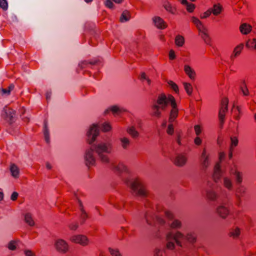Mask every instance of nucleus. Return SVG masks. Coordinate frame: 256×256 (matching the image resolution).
I'll use <instances>...</instances> for the list:
<instances>
[{
    "instance_id": "1",
    "label": "nucleus",
    "mask_w": 256,
    "mask_h": 256,
    "mask_svg": "<svg viewBox=\"0 0 256 256\" xmlns=\"http://www.w3.org/2000/svg\"><path fill=\"white\" fill-rule=\"evenodd\" d=\"M112 143L106 140L98 141L94 146V150L96 154L105 153L110 154L112 151Z\"/></svg>"
},
{
    "instance_id": "2",
    "label": "nucleus",
    "mask_w": 256,
    "mask_h": 256,
    "mask_svg": "<svg viewBox=\"0 0 256 256\" xmlns=\"http://www.w3.org/2000/svg\"><path fill=\"white\" fill-rule=\"evenodd\" d=\"M100 132L99 126L98 124L94 123L90 125L88 128L86 132L87 142L89 144H92L99 136Z\"/></svg>"
},
{
    "instance_id": "3",
    "label": "nucleus",
    "mask_w": 256,
    "mask_h": 256,
    "mask_svg": "<svg viewBox=\"0 0 256 256\" xmlns=\"http://www.w3.org/2000/svg\"><path fill=\"white\" fill-rule=\"evenodd\" d=\"M94 152V150L90 148H88L84 152V160L87 166H94L96 163V158Z\"/></svg>"
},
{
    "instance_id": "4",
    "label": "nucleus",
    "mask_w": 256,
    "mask_h": 256,
    "mask_svg": "<svg viewBox=\"0 0 256 256\" xmlns=\"http://www.w3.org/2000/svg\"><path fill=\"white\" fill-rule=\"evenodd\" d=\"M70 240L73 242L83 246L88 245L90 242L88 238L83 234L73 235L70 238Z\"/></svg>"
},
{
    "instance_id": "5",
    "label": "nucleus",
    "mask_w": 256,
    "mask_h": 256,
    "mask_svg": "<svg viewBox=\"0 0 256 256\" xmlns=\"http://www.w3.org/2000/svg\"><path fill=\"white\" fill-rule=\"evenodd\" d=\"M54 246L56 250L61 253H66L68 249V245L66 241L59 238L55 241Z\"/></svg>"
},
{
    "instance_id": "6",
    "label": "nucleus",
    "mask_w": 256,
    "mask_h": 256,
    "mask_svg": "<svg viewBox=\"0 0 256 256\" xmlns=\"http://www.w3.org/2000/svg\"><path fill=\"white\" fill-rule=\"evenodd\" d=\"M168 99L172 108L170 111L169 118V122H172L176 118L178 110L176 108V104L174 98L172 96H170Z\"/></svg>"
},
{
    "instance_id": "7",
    "label": "nucleus",
    "mask_w": 256,
    "mask_h": 256,
    "mask_svg": "<svg viewBox=\"0 0 256 256\" xmlns=\"http://www.w3.org/2000/svg\"><path fill=\"white\" fill-rule=\"evenodd\" d=\"M2 116L6 120L12 122L15 116V111L8 107L4 108L2 112Z\"/></svg>"
},
{
    "instance_id": "8",
    "label": "nucleus",
    "mask_w": 256,
    "mask_h": 256,
    "mask_svg": "<svg viewBox=\"0 0 256 256\" xmlns=\"http://www.w3.org/2000/svg\"><path fill=\"white\" fill-rule=\"evenodd\" d=\"M187 162V157L184 154H177L174 159V164L178 167L184 166Z\"/></svg>"
},
{
    "instance_id": "9",
    "label": "nucleus",
    "mask_w": 256,
    "mask_h": 256,
    "mask_svg": "<svg viewBox=\"0 0 256 256\" xmlns=\"http://www.w3.org/2000/svg\"><path fill=\"white\" fill-rule=\"evenodd\" d=\"M152 21L153 24L158 28L164 30L167 27L166 23L160 16H154Z\"/></svg>"
},
{
    "instance_id": "10",
    "label": "nucleus",
    "mask_w": 256,
    "mask_h": 256,
    "mask_svg": "<svg viewBox=\"0 0 256 256\" xmlns=\"http://www.w3.org/2000/svg\"><path fill=\"white\" fill-rule=\"evenodd\" d=\"M163 7L168 12L175 14L176 13V8L172 5L168 1H164L163 2Z\"/></svg>"
},
{
    "instance_id": "11",
    "label": "nucleus",
    "mask_w": 256,
    "mask_h": 256,
    "mask_svg": "<svg viewBox=\"0 0 256 256\" xmlns=\"http://www.w3.org/2000/svg\"><path fill=\"white\" fill-rule=\"evenodd\" d=\"M216 212L219 216L223 218H226L228 214V210L223 205L218 206L216 209Z\"/></svg>"
},
{
    "instance_id": "12",
    "label": "nucleus",
    "mask_w": 256,
    "mask_h": 256,
    "mask_svg": "<svg viewBox=\"0 0 256 256\" xmlns=\"http://www.w3.org/2000/svg\"><path fill=\"white\" fill-rule=\"evenodd\" d=\"M171 237L174 239L176 244L178 246H181V240H184L185 235L180 232H176L175 233L172 232Z\"/></svg>"
},
{
    "instance_id": "13",
    "label": "nucleus",
    "mask_w": 256,
    "mask_h": 256,
    "mask_svg": "<svg viewBox=\"0 0 256 256\" xmlns=\"http://www.w3.org/2000/svg\"><path fill=\"white\" fill-rule=\"evenodd\" d=\"M184 71L190 78L194 80L195 78L196 73L194 70L189 65L184 66Z\"/></svg>"
},
{
    "instance_id": "14",
    "label": "nucleus",
    "mask_w": 256,
    "mask_h": 256,
    "mask_svg": "<svg viewBox=\"0 0 256 256\" xmlns=\"http://www.w3.org/2000/svg\"><path fill=\"white\" fill-rule=\"evenodd\" d=\"M172 232H168L166 234V247L170 250H172L174 248V244L172 240L174 239L171 237Z\"/></svg>"
},
{
    "instance_id": "15",
    "label": "nucleus",
    "mask_w": 256,
    "mask_h": 256,
    "mask_svg": "<svg viewBox=\"0 0 256 256\" xmlns=\"http://www.w3.org/2000/svg\"><path fill=\"white\" fill-rule=\"evenodd\" d=\"M126 132L134 138H136L140 136L138 132L134 126H128L126 128Z\"/></svg>"
},
{
    "instance_id": "16",
    "label": "nucleus",
    "mask_w": 256,
    "mask_h": 256,
    "mask_svg": "<svg viewBox=\"0 0 256 256\" xmlns=\"http://www.w3.org/2000/svg\"><path fill=\"white\" fill-rule=\"evenodd\" d=\"M170 96V95H169L168 97H166L164 94H162L159 96L157 100L158 104L159 105L167 106L168 102H170L168 99Z\"/></svg>"
},
{
    "instance_id": "17",
    "label": "nucleus",
    "mask_w": 256,
    "mask_h": 256,
    "mask_svg": "<svg viewBox=\"0 0 256 256\" xmlns=\"http://www.w3.org/2000/svg\"><path fill=\"white\" fill-rule=\"evenodd\" d=\"M239 30L240 32H250L253 29L250 24L244 22L240 26Z\"/></svg>"
},
{
    "instance_id": "18",
    "label": "nucleus",
    "mask_w": 256,
    "mask_h": 256,
    "mask_svg": "<svg viewBox=\"0 0 256 256\" xmlns=\"http://www.w3.org/2000/svg\"><path fill=\"white\" fill-rule=\"evenodd\" d=\"M192 22L196 26L200 32H202L206 30L204 26L202 24L200 21L196 17H192Z\"/></svg>"
},
{
    "instance_id": "19",
    "label": "nucleus",
    "mask_w": 256,
    "mask_h": 256,
    "mask_svg": "<svg viewBox=\"0 0 256 256\" xmlns=\"http://www.w3.org/2000/svg\"><path fill=\"white\" fill-rule=\"evenodd\" d=\"M10 171L12 176L18 178L20 174V169L16 165L12 164L10 167Z\"/></svg>"
},
{
    "instance_id": "20",
    "label": "nucleus",
    "mask_w": 256,
    "mask_h": 256,
    "mask_svg": "<svg viewBox=\"0 0 256 256\" xmlns=\"http://www.w3.org/2000/svg\"><path fill=\"white\" fill-rule=\"evenodd\" d=\"M130 14L128 10H124L120 18V21L122 22H124L129 20L130 18Z\"/></svg>"
},
{
    "instance_id": "21",
    "label": "nucleus",
    "mask_w": 256,
    "mask_h": 256,
    "mask_svg": "<svg viewBox=\"0 0 256 256\" xmlns=\"http://www.w3.org/2000/svg\"><path fill=\"white\" fill-rule=\"evenodd\" d=\"M121 146L123 148H126L130 144V140L129 138L122 136L120 138Z\"/></svg>"
},
{
    "instance_id": "22",
    "label": "nucleus",
    "mask_w": 256,
    "mask_h": 256,
    "mask_svg": "<svg viewBox=\"0 0 256 256\" xmlns=\"http://www.w3.org/2000/svg\"><path fill=\"white\" fill-rule=\"evenodd\" d=\"M24 222L29 226H33L34 225V220L32 219V215L30 213H26L24 214Z\"/></svg>"
},
{
    "instance_id": "23",
    "label": "nucleus",
    "mask_w": 256,
    "mask_h": 256,
    "mask_svg": "<svg viewBox=\"0 0 256 256\" xmlns=\"http://www.w3.org/2000/svg\"><path fill=\"white\" fill-rule=\"evenodd\" d=\"M228 110H224V108L221 107L218 112V119L220 122V126H222L224 120L225 113Z\"/></svg>"
},
{
    "instance_id": "24",
    "label": "nucleus",
    "mask_w": 256,
    "mask_h": 256,
    "mask_svg": "<svg viewBox=\"0 0 256 256\" xmlns=\"http://www.w3.org/2000/svg\"><path fill=\"white\" fill-rule=\"evenodd\" d=\"M14 86L10 84L8 89L0 88V94L2 96H8L10 94V92L14 89Z\"/></svg>"
},
{
    "instance_id": "25",
    "label": "nucleus",
    "mask_w": 256,
    "mask_h": 256,
    "mask_svg": "<svg viewBox=\"0 0 256 256\" xmlns=\"http://www.w3.org/2000/svg\"><path fill=\"white\" fill-rule=\"evenodd\" d=\"M244 46L242 44H240L236 46L233 51L232 54V58H234L238 56L240 54Z\"/></svg>"
},
{
    "instance_id": "26",
    "label": "nucleus",
    "mask_w": 256,
    "mask_h": 256,
    "mask_svg": "<svg viewBox=\"0 0 256 256\" xmlns=\"http://www.w3.org/2000/svg\"><path fill=\"white\" fill-rule=\"evenodd\" d=\"M184 43V38L180 35H177L175 38V44L178 46H182Z\"/></svg>"
},
{
    "instance_id": "27",
    "label": "nucleus",
    "mask_w": 256,
    "mask_h": 256,
    "mask_svg": "<svg viewBox=\"0 0 256 256\" xmlns=\"http://www.w3.org/2000/svg\"><path fill=\"white\" fill-rule=\"evenodd\" d=\"M210 10L212 13L215 16H217L220 14L222 10V6L219 4H214L212 8Z\"/></svg>"
},
{
    "instance_id": "28",
    "label": "nucleus",
    "mask_w": 256,
    "mask_h": 256,
    "mask_svg": "<svg viewBox=\"0 0 256 256\" xmlns=\"http://www.w3.org/2000/svg\"><path fill=\"white\" fill-rule=\"evenodd\" d=\"M102 131L104 132H110L112 128V126L109 122H105L101 124Z\"/></svg>"
},
{
    "instance_id": "29",
    "label": "nucleus",
    "mask_w": 256,
    "mask_h": 256,
    "mask_svg": "<svg viewBox=\"0 0 256 256\" xmlns=\"http://www.w3.org/2000/svg\"><path fill=\"white\" fill-rule=\"evenodd\" d=\"M114 170L118 172H122L126 169V166L122 164H118L114 166Z\"/></svg>"
},
{
    "instance_id": "30",
    "label": "nucleus",
    "mask_w": 256,
    "mask_h": 256,
    "mask_svg": "<svg viewBox=\"0 0 256 256\" xmlns=\"http://www.w3.org/2000/svg\"><path fill=\"white\" fill-rule=\"evenodd\" d=\"M18 241L16 240H12L8 244V248L11 250H14L16 248Z\"/></svg>"
},
{
    "instance_id": "31",
    "label": "nucleus",
    "mask_w": 256,
    "mask_h": 256,
    "mask_svg": "<svg viewBox=\"0 0 256 256\" xmlns=\"http://www.w3.org/2000/svg\"><path fill=\"white\" fill-rule=\"evenodd\" d=\"M183 85L186 93L189 95L191 94L192 92V85L190 83L186 82H184Z\"/></svg>"
},
{
    "instance_id": "32",
    "label": "nucleus",
    "mask_w": 256,
    "mask_h": 256,
    "mask_svg": "<svg viewBox=\"0 0 256 256\" xmlns=\"http://www.w3.org/2000/svg\"><path fill=\"white\" fill-rule=\"evenodd\" d=\"M184 240L192 243L196 241V237L192 233L189 232L185 235Z\"/></svg>"
},
{
    "instance_id": "33",
    "label": "nucleus",
    "mask_w": 256,
    "mask_h": 256,
    "mask_svg": "<svg viewBox=\"0 0 256 256\" xmlns=\"http://www.w3.org/2000/svg\"><path fill=\"white\" fill-rule=\"evenodd\" d=\"M240 229L238 228H236L231 230L230 235L234 238H236L240 234Z\"/></svg>"
},
{
    "instance_id": "34",
    "label": "nucleus",
    "mask_w": 256,
    "mask_h": 256,
    "mask_svg": "<svg viewBox=\"0 0 256 256\" xmlns=\"http://www.w3.org/2000/svg\"><path fill=\"white\" fill-rule=\"evenodd\" d=\"M104 153L97 154L100 160L104 163H107L109 162L108 158L105 154Z\"/></svg>"
},
{
    "instance_id": "35",
    "label": "nucleus",
    "mask_w": 256,
    "mask_h": 256,
    "mask_svg": "<svg viewBox=\"0 0 256 256\" xmlns=\"http://www.w3.org/2000/svg\"><path fill=\"white\" fill-rule=\"evenodd\" d=\"M108 250L112 256H122L118 249L110 248Z\"/></svg>"
},
{
    "instance_id": "36",
    "label": "nucleus",
    "mask_w": 256,
    "mask_h": 256,
    "mask_svg": "<svg viewBox=\"0 0 256 256\" xmlns=\"http://www.w3.org/2000/svg\"><path fill=\"white\" fill-rule=\"evenodd\" d=\"M187 11L189 12H192L195 9V5L193 4L188 2L186 6Z\"/></svg>"
},
{
    "instance_id": "37",
    "label": "nucleus",
    "mask_w": 256,
    "mask_h": 256,
    "mask_svg": "<svg viewBox=\"0 0 256 256\" xmlns=\"http://www.w3.org/2000/svg\"><path fill=\"white\" fill-rule=\"evenodd\" d=\"M247 46H251L252 48L256 49V39L254 38L249 40L246 43Z\"/></svg>"
},
{
    "instance_id": "38",
    "label": "nucleus",
    "mask_w": 256,
    "mask_h": 256,
    "mask_svg": "<svg viewBox=\"0 0 256 256\" xmlns=\"http://www.w3.org/2000/svg\"><path fill=\"white\" fill-rule=\"evenodd\" d=\"M8 4L6 0H0V8L6 10L8 9Z\"/></svg>"
},
{
    "instance_id": "39",
    "label": "nucleus",
    "mask_w": 256,
    "mask_h": 256,
    "mask_svg": "<svg viewBox=\"0 0 256 256\" xmlns=\"http://www.w3.org/2000/svg\"><path fill=\"white\" fill-rule=\"evenodd\" d=\"M108 110H110L114 114H117L120 112V108L117 106H112L108 108Z\"/></svg>"
},
{
    "instance_id": "40",
    "label": "nucleus",
    "mask_w": 256,
    "mask_h": 256,
    "mask_svg": "<svg viewBox=\"0 0 256 256\" xmlns=\"http://www.w3.org/2000/svg\"><path fill=\"white\" fill-rule=\"evenodd\" d=\"M180 222L177 220H174L170 224L171 226L174 228L180 227Z\"/></svg>"
},
{
    "instance_id": "41",
    "label": "nucleus",
    "mask_w": 256,
    "mask_h": 256,
    "mask_svg": "<svg viewBox=\"0 0 256 256\" xmlns=\"http://www.w3.org/2000/svg\"><path fill=\"white\" fill-rule=\"evenodd\" d=\"M140 186V184L136 182H132L130 184V187L134 190L137 191V188Z\"/></svg>"
},
{
    "instance_id": "42",
    "label": "nucleus",
    "mask_w": 256,
    "mask_h": 256,
    "mask_svg": "<svg viewBox=\"0 0 256 256\" xmlns=\"http://www.w3.org/2000/svg\"><path fill=\"white\" fill-rule=\"evenodd\" d=\"M154 115L156 116H160V110H158L159 106L158 105H156V104L154 105Z\"/></svg>"
},
{
    "instance_id": "43",
    "label": "nucleus",
    "mask_w": 256,
    "mask_h": 256,
    "mask_svg": "<svg viewBox=\"0 0 256 256\" xmlns=\"http://www.w3.org/2000/svg\"><path fill=\"white\" fill-rule=\"evenodd\" d=\"M194 130L196 136H198L202 132V127L199 124H196L194 126Z\"/></svg>"
},
{
    "instance_id": "44",
    "label": "nucleus",
    "mask_w": 256,
    "mask_h": 256,
    "mask_svg": "<svg viewBox=\"0 0 256 256\" xmlns=\"http://www.w3.org/2000/svg\"><path fill=\"white\" fill-rule=\"evenodd\" d=\"M234 174L236 176V181L238 183L241 182L242 181V175L240 174V172L236 171L234 172Z\"/></svg>"
},
{
    "instance_id": "45",
    "label": "nucleus",
    "mask_w": 256,
    "mask_h": 256,
    "mask_svg": "<svg viewBox=\"0 0 256 256\" xmlns=\"http://www.w3.org/2000/svg\"><path fill=\"white\" fill-rule=\"evenodd\" d=\"M224 184L226 187L228 188H230L232 185V181L228 178H224Z\"/></svg>"
},
{
    "instance_id": "46",
    "label": "nucleus",
    "mask_w": 256,
    "mask_h": 256,
    "mask_svg": "<svg viewBox=\"0 0 256 256\" xmlns=\"http://www.w3.org/2000/svg\"><path fill=\"white\" fill-rule=\"evenodd\" d=\"M211 14H212L211 10H206V12H204L201 14L200 18L202 19L206 18L208 17Z\"/></svg>"
},
{
    "instance_id": "47",
    "label": "nucleus",
    "mask_w": 256,
    "mask_h": 256,
    "mask_svg": "<svg viewBox=\"0 0 256 256\" xmlns=\"http://www.w3.org/2000/svg\"><path fill=\"white\" fill-rule=\"evenodd\" d=\"M168 84L171 86V88L176 92H177L178 90V86L172 81H168Z\"/></svg>"
},
{
    "instance_id": "48",
    "label": "nucleus",
    "mask_w": 256,
    "mask_h": 256,
    "mask_svg": "<svg viewBox=\"0 0 256 256\" xmlns=\"http://www.w3.org/2000/svg\"><path fill=\"white\" fill-rule=\"evenodd\" d=\"M231 146H236L238 144V139L236 137H231Z\"/></svg>"
},
{
    "instance_id": "49",
    "label": "nucleus",
    "mask_w": 256,
    "mask_h": 256,
    "mask_svg": "<svg viewBox=\"0 0 256 256\" xmlns=\"http://www.w3.org/2000/svg\"><path fill=\"white\" fill-rule=\"evenodd\" d=\"M169 58L171 60H173L176 58V54L175 52L173 50H170L168 53Z\"/></svg>"
},
{
    "instance_id": "50",
    "label": "nucleus",
    "mask_w": 256,
    "mask_h": 256,
    "mask_svg": "<svg viewBox=\"0 0 256 256\" xmlns=\"http://www.w3.org/2000/svg\"><path fill=\"white\" fill-rule=\"evenodd\" d=\"M166 132L168 134H172L174 132V126L172 124H170L168 126V128L166 130Z\"/></svg>"
},
{
    "instance_id": "51",
    "label": "nucleus",
    "mask_w": 256,
    "mask_h": 256,
    "mask_svg": "<svg viewBox=\"0 0 256 256\" xmlns=\"http://www.w3.org/2000/svg\"><path fill=\"white\" fill-rule=\"evenodd\" d=\"M44 137H45V139H46V141L47 142H48V140H49L48 132V129L46 124L44 126Z\"/></svg>"
},
{
    "instance_id": "52",
    "label": "nucleus",
    "mask_w": 256,
    "mask_h": 256,
    "mask_svg": "<svg viewBox=\"0 0 256 256\" xmlns=\"http://www.w3.org/2000/svg\"><path fill=\"white\" fill-rule=\"evenodd\" d=\"M228 100L227 98H224L222 102L221 107L224 108V110H228Z\"/></svg>"
},
{
    "instance_id": "53",
    "label": "nucleus",
    "mask_w": 256,
    "mask_h": 256,
    "mask_svg": "<svg viewBox=\"0 0 256 256\" xmlns=\"http://www.w3.org/2000/svg\"><path fill=\"white\" fill-rule=\"evenodd\" d=\"M24 253L26 256H36L34 253L30 250H25Z\"/></svg>"
},
{
    "instance_id": "54",
    "label": "nucleus",
    "mask_w": 256,
    "mask_h": 256,
    "mask_svg": "<svg viewBox=\"0 0 256 256\" xmlns=\"http://www.w3.org/2000/svg\"><path fill=\"white\" fill-rule=\"evenodd\" d=\"M18 196V194L16 192H14L10 196V200L14 201L16 200Z\"/></svg>"
},
{
    "instance_id": "55",
    "label": "nucleus",
    "mask_w": 256,
    "mask_h": 256,
    "mask_svg": "<svg viewBox=\"0 0 256 256\" xmlns=\"http://www.w3.org/2000/svg\"><path fill=\"white\" fill-rule=\"evenodd\" d=\"M106 6L109 8H112L114 4L111 0H106L105 2Z\"/></svg>"
},
{
    "instance_id": "56",
    "label": "nucleus",
    "mask_w": 256,
    "mask_h": 256,
    "mask_svg": "<svg viewBox=\"0 0 256 256\" xmlns=\"http://www.w3.org/2000/svg\"><path fill=\"white\" fill-rule=\"evenodd\" d=\"M194 142L196 145H200L202 142V140L198 136H196L194 139Z\"/></svg>"
},
{
    "instance_id": "57",
    "label": "nucleus",
    "mask_w": 256,
    "mask_h": 256,
    "mask_svg": "<svg viewBox=\"0 0 256 256\" xmlns=\"http://www.w3.org/2000/svg\"><path fill=\"white\" fill-rule=\"evenodd\" d=\"M242 91L244 95L246 96L248 94V90L246 86L244 88H242Z\"/></svg>"
},
{
    "instance_id": "58",
    "label": "nucleus",
    "mask_w": 256,
    "mask_h": 256,
    "mask_svg": "<svg viewBox=\"0 0 256 256\" xmlns=\"http://www.w3.org/2000/svg\"><path fill=\"white\" fill-rule=\"evenodd\" d=\"M206 150L204 149L203 150V152L202 153V157L204 159V164H206V162L207 160V156H206Z\"/></svg>"
},
{
    "instance_id": "59",
    "label": "nucleus",
    "mask_w": 256,
    "mask_h": 256,
    "mask_svg": "<svg viewBox=\"0 0 256 256\" xmlns=\"http://www.w3.org/2000/svg\"><path fill=\"white\" fill-rule=\"evenodd\" d=\"M70 228L72 230H76L78 228V225L76 224H71L69 226Z\"/></svg>"
},
{
    "instance_id": "60",
    "label": "nucleus",
    "mask_w": 256,
    "mask_h": 256,
    "mask_svg": "<svg viewBox=\"0 0 256 256\" xmlns=\"http://www.w3.org/2000/svg\"><path fill=\"white\" fill-rule=\"evenodd\" d=\"M148 77L146 76L144 72H142L140 74V78L142 80H146Z\"/></svg>"
},
{
    "instance_id": "61",
    "label": "nucleus",
    "mask_w": 256,
    "mask_h": 256,
    "mask_svg": "<svg viewBox=\"0 0 256 256\" xmlns=\"http://www.w3.org/2000/svg\"><path fill=\"white\" fill-rule=\"evenodd\" d=\"M182 4L186 6L188 2L187 0H178Z\"/></svg>"
},
{
    "instance_id": "62",
    "label": "nucleus",
    "mask_w": 256,
    "mask_h": 256,
    "mask_svg": "<svg viewBox=\"0 0 256 256\" xmlns=\"http://www.w3.org/2000/svg\"><path fill=\"white\" fill-rule=\"evenodd\" d=\"M219 156H220V158L221 159L222 158H223L224 156V152H220V154H219Z\"/></svg>"
},
{
    "instance_id": "63",
    "label": "nucleus",
    "mask_w": 256,
    "mask_h": 256,
    "mask_svg": "<svg viewBox=\"0 0 256 256\" xmlns=\"http://www.w3.org/2000/svg\"><path fill=\"white\" fill-rule=\"evenodd\" d=\"M46 167L48 168V169H50L52 168V166L50 165V164L49 163H46Z\"/></svg>"
},
{
    "instance_id": "64",
    "label": "nucleus",
    "mask_w": 256,
    "mask_h": 256,
    "mask_svg": "<svg viewBox=\"0 0 256 256\" xmlns=\"http://www.w3.org/2000/svg\"><path fill=\"white\" fill-rule=\"evenodd\" d=\"M146 80L147 82L148 85H150L151 84V80L148 78Z\"/></svg>"
}]
</instances>
